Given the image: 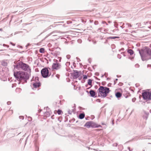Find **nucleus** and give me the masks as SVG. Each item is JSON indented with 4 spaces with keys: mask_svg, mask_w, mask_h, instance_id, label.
I'll use <instances>...</instances> for the list:
<instances>
[{
    "mask_svg": "<svg viewBox=\"0 0 151 151\" xmlns=\"http://www.w3.org/2000/svg\"><path fill=\"white\" fill-rule=\"evenodd\" d=\"M141 59L143 61L151 59V49L145 46L139 50Z\"/></svg>",
    "mask_w": 151,
    "mask_h": 151,
    "instance_id": "obj_1",
    "label": "nucleus"
},
{
    "mask_svg": "<svg viewBox=\"0 0 151 151\" xmlns=\"http://www.w3.org/2000/svg\"><path fill=\"white\" fill-rule=\"evenodd\" d=\"M15 68L19 70H22L28 72L30 71L31 70L29 66L22 62L18 63Z\"/></svg>",
    "mask_w": 151,
    "mask_h": 151,
    "instance_id": "obj_2",
    "label": "nucleus"
},
{
    "mask_svg": "<svg viewBox=\"0 0 151 151\" xmlns=\"http://www.w3.org/2000/svg\"><path fill=\"white\" fill-rule=\"evenodd\" d=\"M109 92V88L106 87L101 86L98 90V94L102 97L106 96Z\"/></svg>",
    "mask_w": 151,
    "mask_h": 151,
    "instance_id": "obj_3",
    "label": "nucleus"
},
{
    "mask_svg": "<svg viewBox=\"0 0 151 151\" xmlns=\"http://www.w3.org/2000/svg\"><path fill=\"white\" fill-rule=\"evenodd\" d=\"M14 75L17 80H19L25 79L28 77L27 73L22 71L15 72Z\"/></svg>",
    "mask_w": 151,
    "mask_h": 151,
    "instance_id": "obj_4",
    "label": "nucleus"
},
{
    "mask_svg": "<svg viewBox=\"0 0 151 151\" xmlns=\"http://www.w3.org/2000/svg\"><path fill=\"white\" fill-rule=\"evenodd\" d=\"M84 126L87 128H89L90 127L98 128L102 127L101 125L97 124L92 122H87L85 124Z\"/></svg>",
    "mask_w": 151,
    "mask_h": 151,
    "instance_id": "obj_5",
    "label": "nucleus"
},
{
    "mask_svg": "<svg viewBox=\"0 0 151 151\" xmlns=\"http://www.w3.org/2000/svg\"><path fill=\"white\" fill-rule=\"evenodd\" d=\"M41 74L44 78H47L50 76V74L49 73V71L47 68H45L41 70Z\"/></svg>",
    "mask_w": 151,
    "mask_h": 151,
    "instance_id": "obj_6",
    "label": "nucleus"
},
{
    "mask_svg": "<svg viewBox=\"0 0 151 151\" xmlns=\"http://www.w3.org/2000/svg\"><path fill=\"white\" fill-rule=\"evenodd\" d=\"M151 93L147 91H145L143 93L142 96L144 100H151Z\"/></svg>",
    "mask_w": 151,
    "mask_h": 151,
    "instance_id": "obj_7",
    "label": "nucleus"
},
{
    "mask_svg": "<svg viewBox=\"0 0 151 151\" xmlns=\"http://www.w3.org/2000/svg\"><path fill=\"white\" fill-rule=\"evenodd\" d=\"M41 86V83L40 82L34 83L32 84V88L33 89L39 87Z\"/></svg>",
    "mask_w": 151,
    "mask_h": 151,
    "instance_id": "obj_8",
    "label": "nucleus"
},
{
    "mask_svg": "<svg viewBox=\"0 0 151 151\" xmlns=\"http://www.w3.org/2000/svg\"><path fill=\"white\" fill-rule=\"evenodd\" d=\"M52 68L53 69H58L59 68L58 63L57 62L53 63L52 65Z\"/></svg>",
    "mask_w": 151,
    "mask_h": 151,
    "instance_id": "obj_9",
    "label": "nucleus"
},
{
    "mask_svg": "<svg viewBox=\"0 0 151 151\" xmlns=\"http://www.w3.org/2000/svg\"><path fill=\"white\" fill-rule=\"evenodd\" d=\"M73 75H74L73 77L74 78H78L79 76V72L77 71H74Z\"/></svg>",
    "mask_w": 151,
    "mask_h": 151,
    "instance_id": "obj_10",
    "label": "nucleus"
},
{
    "mask_svg": "<svg viewBox=\"0 0 151 151\" xmlns=\"http://www.w3.org/2000/svg\"><path fill=\"white\" fill-rule=\"evenodd\" d=\"M89 93H90L91 96L92 97H94L96 95V93H95V92L94 91H93V90H91L89 91Z\"/></svg>",
    "mask_w": 151,
    "mask_h": 151,
    "instance_id": "obj_11",
    "label": "nucleus"
},
{
    "mask_svg": "<svg viewBox=\"0 0 151 151\" xmlns=\"http://www.w3.org/2000/svg\"><path fill=\"white\" fill-rule=\"evenodd\" d=\"M122 96V93L119 92H117L115 93V96L118 98H120Z\"/></svg>",
    "mask_w": 151,
    "mask_h": 151,
    "instance_id": "obj_12",
    "label": "nucleus"
},
{
    "mask_svg": "<svg viewBox=\"0 0 151 151\" xmlns=\"http://www.w3.org/2000/svg\"><path fill=\"white\" fill-rule=\"evenodd\" d=\"M123 95L126 98H127L130 96V93L127 91H125L123 93Z\"/></svg>",
    "mask_w": 151,
    "mask_h": 151,
    "instance_id": "obj_13",
    "label": "nucleus"
},
{
    "mask_svg": "<svg viewBox=\"0 0 151 151\" xmlns=\"http://www.w3.org/2000/svg\"><path fill=\"white\" fill-rule=\"evenodd\" d=\"M127 52L130 54V55H131L134 53V52L132 49H128L127 50Z\"/></svg>",
    "mask_w": 151,
    "mask_h": 151,
    "instance_id": "obj_14",
    "label": "nucleus"
},
{
    "mask_svg": "<svg viewBox=\"0 0 151 151\" xmlns=\"http://www.w3.org/2000/svg\"><path fill=\"white\" fill-rule=\"evenodd\" d=\"M57 112L58 114L59 115H60V114L61 113H63V111H62L61 110H60V109H58V111H54V113L55 114H56L55 113V112Z\"/></svg>",
    "mask_w": 151,
    "mask_h": 151,
    "instance_id": "obj_15",
    "label": "nucleus"
},
{
    "mask_svg": "<svg viewBox=\"0 0 151 151\" xmlns=\"http://www.w3.org/2000/svg\"><path fill=\"white\" fill-rule=\"evenodd\" d=\"M85 117V114H81L79 115V118L80 119H83Z\"/></svg>",
    "mask_w": 151,
    "mask_h": 151,
    "instance_id": "obj_16",
    "label": "nucleus"
},
{
    "mask_svg": "<svg viewBox=\"0 0 151 151\" xmlns=\"http://www.w3.org/2000/svg\"><path fill=\"white\" fill-rule=\"evenodd\" d=\"M92 80L91 79H89L88 80V83L89 85L91 86H92Z\"/></svg>",
    "mask_w": 151,
    "mask_h": 151,
    "instance_id": "obj_17",
    "label": "nucleus"
},
{
    "mask_svg": "<svg viewBox=\"0 0 151 151\" xmlns=\"http://www.w3.org/2000/svg\"><path fill=\"white\" fill-rule=\"evenodd\" d=\"M39 52L41 53H44L45 52V49L43 48H40L39 50Z\"/></svg>",
    "mask_w": 151,
    "mask_h": 151,
    "instance_id": "obj_18",
    "label": "nucleus"
},
{
    "mask_svg": "<svg viewBox=\"0 0 151 151\" xmlns=\"http://www.w3.org/2000/svg\"><path fill=\"white\" fill-rule=\"evenodd\" d=\"M22 90V89H21L20 88H17L16 89V91L17 92H20Z\"/></svg>",
    "mask_w": 151,
    "mask_h": 151,
    "instance_id": "obj_19",
    "label": "nucleus"
},
{
    "mask_svg": "<svg viewBox=\"0 0 151 151\" xmlns=\"http://www.w3.org/2000/svg\"><path fill=\"white\" fill-rule=\"evenodd\" d=\"M83 79H86L87 78V76L85 75H83Z\"/></svg>",
    "mask_w": 151,
    "mask_h": 151,
    "instance_id": "obj_20",
    "label": "nucleus"
},
{
    "mask_svg": "<svg viewBox=\"0 0 151 151\" xmlns=\"http://www.w3.org/2000/svg\"><path fill=\"white\" fill-rule=\"evenodd\" d=\"M118 38V37H110L109 38L110 39H115L116 38Z\"/></svg>",
    "mask_w": 151,
    "mask_h": 151,
    "instance_id": "obj_21",
    "label": "nucleus"
},
{
    "mask_svg": "<svg viewBox=\"0 0 151 151\" xmlns=\"http://www.w3.org/2000/svg\"><path fill=\"white\" fill-rule=\"evenodd\" d=\"M28 119L29 121H31L32 120V118L31 117H28Z\"/></svg>",
    "mask_w": 151,
    "mask_h": 151,
    "instance_id": "obj_22",
    "label": "nucleus"
},
{
    "mask_svg": "<svg viewBox=\"0 0 151 151\" xmlns=\"http://www.w3.org/2000/svg\"><path fill=\"white\" fill-rule=\"evenodd\" d=\"M19 117H20V118H21V119H24V116H20Z\"/></svg>",
    "mask_w": 151,
    "mask_h": 151,
    "instance_id": "obj_23",
    "label": "nucleus"
},
{
    "mask_svg": "<svg viewBox=\"0 0 151 151\" xmlns=\"http://www.w3.org/2000/svg\"><path fill=\"white\" fill-rule=\"evenodd\" d=\"M147 67H151V65H147Z\"/></svg>",
    "mask_w": 151,
    "mask_h": 151,
    "instance_id": "obj_24",
    "label": "nucleus"
},
{
    "mask_svg": "<svg viewBox=\"0 0 151 151\" xmlns=\"http://www.w3.org/2000/svg\"><path fill=\"white\" fill-rule=\"evenodd\" d=\"M2 29H1V28L0 29V31H2Z\"/></svg>",
    "mask_w": 151,
    "mask_h": 151,
    "instance_id": "obj_25",
    "label": "nucleus"
},
{
    "mask_svg": "<svg viewBox=\"0 0 151 151\" xmlns=\"http://www.w3.org/2000/svg\"><path fill=\"white\" fill-rule=\"evenodd\" d=\"M11 111L12 113H13V111H11V110H9V111Z\"/></svg>",
    "mask_w": 151,
    "mask_h": 151,
    "instance_id": "obj_26",
    "label": "nucleus"
},
{
    "mask_svg": "<svg viewBox=\"0 0 151 151\" xmlns=\"http://www.w3.org/2000/svg\"><path fill=\"white\" fill-rule=\"evenodd\" d=\"M133 100H135V99H132V100L133 101Z\"/></svg>",
    "mask_w": 151,
    "mask_h": 151,
    "instance_id": "obj_27",
    "label": "nucleus"
},
{
    "mask_svg": "<svg viewBox=\"0 0 151 151\" xmlns=\"http://www.w3.org/2000/svg\"><path fill=\"white\" fill-rule=\"evenodd\" d=\"M68 63L69 64V63Z\"/></svg>",
    "mask_w": 151,
    "mask_h": 151,
    "instance_id": "obj_28",
    "label": "nucleus"
},
{
    "mask_svg": "<svg viewBox=\"0 0 151 151\" xmlns=\"http://www.w3.org/2000/svg\"><path fill=\"white\" fill-rule=\"evenodd\" d=\"M150 112L151 113V110H150Z\"/></svg>",
    "mask_w": 151,
    "mask_h": 151,
    "instance_id": "obj_29",
    "label": "nucleus"
}]
</instances>
